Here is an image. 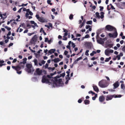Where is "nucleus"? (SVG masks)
<instances>
[{
  "label": "nucleus",
  "mask_w": 125,
  "mask_h": 125,
  "mask_svg": "<svg viewBox=\"0 0 125 125\" xmlns=\"http://www.w3.org/2000/svg\"><path fill=\"white\" fill-rule=\"evenodd\" d=\"M56 72H55L53 73L50 74V75H48L47 76L45 75L43 76L42 82L43 83H45L47 84H50L51 83L50 81L51 79H52V76L53 75L56 74Z\"/></svg>",
  "instance_id": "nucleus-1"
},
{
  "label": "nucleus",
  "mask_w": 125,
  "mask_h": 125,
  "mask_svg": "<svg viewBox=\"0 0 125 125\" xmlns=\"http://www.w3.org/2000/svg\"><path fill=\"white\" fill-rule=\"evenodd\" d=\"M26 63H19V65L16 66H12V67L16 71L17 73L19 74H21L22 72L21 71H20L22 68L24 67L25 64Z\"/></svg>",
  "instance_id": "nucleus-2"
},
{
  "label": "nucleus",
  "mask_w": 125,
  "mask_h": 125,
  "mask_svg": "<svg viewBox=\"0 0 125 125\" xmlns=\"http://www.w3.org/2000/svg\"><path fill=\"white\" fill-rule=\"evenodd\" d=\"M26 68L25 69L26 71L28 73H33L34 70L32 64L28 63L26 64Z\"/></svg>",
  "instance_id": "nucleus-3"
},
{
  "label": "nucleus",
  "mask_w": 125,
  "mask_h": 125,
  "mask_svg": "<svg viewBox=\"0 0 125 125\" xmlns=\"http://www.w3.org/2000/svg\"><path fill=\"white\" fill-rule=\"evenodd\" d=\"M99 86L101 88H105L108 86V84L106 80H102L99 82Z\"/></svg>",
  "instance_id": "nucleus-4"
},
{
  "label": "nucleus",
  "mask_w": 125,
  "mask_h": 125,
  "mask_svg": "<svg viewBox=\"0 0 125 125\" xmlns=\"http://www.w3.org/2000/svg\"><path fill=\"white\" fill-rule=\"evenodd\" d=\"M122 96L121 95H116L115 94L113 95H108L107 96L106 98V101H108L111 100L113 98H120Z\"/></svg>",
  "instance_id": "nucleus-5"
},
{
  "label": "nucleus",
  "mask_w": 125,
  "mask_h": 125,
  "mask_svg": "<svg viewBox=\"0 0 125 125\" xmlns=\"http://www.w3.org/2000/svg\"><path fill=\"white\" fill-rule=\"evenodd\" d=\"M114 32L112 34L109 33L108 34V36L110 37L113 38H116L117 36V33L116 29H114Z\"/></svg>",
  "instance_id": "nucleus-6"
},
{
  "label": "nucleus",
  "mask_w": 125,
  "mask_h": 125,
  "mask_svg": "<svg viewBox=\"0 0 125 125\" xmlns=\"http://www.w3.org/2000/svg\"><path fill=\"white\" fill-rule=\"evenodd\" d=\"M57 76L56 77H55L54 78H53L52 77V79H51V81H52L53 82V85L55 86H57L58 85L57 84V83L58 82V79L57 78H58L57 77V76Z\"/></svg>",
  "instance_id": "nucleus-7"
},
{
  "label": "nucleus",
  "mask_w": 125,
  "mask_h": 125,
  "mask_svg": "<svg viewBox=\"0 0 125 125\" xmlns=\"http://www.w3.org/2000/svg\"><path fill=\"white\" fill-rule=\"evenodd\" d=\"M36 17L38 20L40 22H46L47 21L46 20L44 19L43 17H40L39 15L37 14L36 15Z\"/></svg>",
  "instance_id": "nucleus-8"
},
{
  "label": "nucleus",
  "mask_w": 125,
  "mask_h": 125,
  "mask_svg": "<svg viewBox=\"0 0 125 125\" xmlns=\"http://www.w3.org/2000/svg\"><path fill=\"white\" fill-rule=\"evenodd\" d=\"M100 14L101 15L100 16L99 13L98 12H96L95 13V15L99 19L100 18L102 19H103L104 17V12H101Z\"/></svg>",
  "instance_id": "nucleus-9"
},
{
  "label": "nucleus",
  "mask_w": 125,
  "mask_h": 125,
  "mask_svg": "<svg viewBox=\"0 0 125 125\" xmlns=\"http://www.w3.org/2000/svg\"><path fill=\"white\" fill-rule=\"evenodd\" d=\"M42 73V70H40V68H38L36 69V73L35 72L34 73V75L37 74V75H40Z\"/></svg>",
  "instance_id": "nucleus-10"
},
{
  "label": "nucleus",
  "mask_w": 125,
  "mask_h": 125,
  "mask_svg": "<svg viewBox=\"0 0 125 125\" xmlns=\"http://www.w3.org/2000/svg\"><path fill=\"white\" fill-rule=\"evenodd\" d=\"M105 29L109 31H112V30H114V29H115L112 26L109 25H107L105 27Z\"/></svg>",
  "instance_id": "nucleus-11"
},
{
  "label": "nucleus",
  "mask_w": 125,
  "mask_h": 125,
  "mask_svg": "<svg viewBox=\"0 0 125 125\" xmlns=\"http://www.w3.org/2000/svg\"><path fill=\"white\" fill-rule=\"evenodd\" d=\"M37 40V36L36 35H34L32 38L31 41V43L32 44H35Z\"/></svg>",
  "instance_id": "nucleus-12"
},
{
  "label": "nucleus",
  "mask_w": 125,
  "mask_h": 125,
  "mask_svg": "<svg viewBox=\"0 0 125 125\" xmlns=\"http://www.w3.org/2000/svg\"><path fill=\"white\" fill-rule=\"evenodd\" d=\"M119 85L120 83L118 81L116 82L113 84L114 86L113 89H115L117 88L119 86Z\"/></svg>",
  "instance_id": "nucleus-13"
},
{
  "label": "nucleus",
  "mask_w": 125,
  "mask_h": 125,
  "mask_svg": "<svg viewBox=\"0 0 125 125\" xmlns=\"http://www.w3.org/2000/svg\"><path fill=\"white\" fill-rule=\"evenodd\" d=\"M0 17L1 18V19L3 20H4L6 19L7 17L6 13H5L3 14H2L1 13H0Z\"/></svg>",
  "instance_id": "nucleus-14"
},
{
  "label": "nucleus",
  "mask_w": 125,
  "mask_h": 125,
  "mask_svg": "<svg viewBox=\"0 0 125 125\" xmlns=\"http://www.w3.org/2000/svg\"><path fill=\"white\" fill-rule=\"evenodd\" d=\"M103 40L104 39H103L101 38L100 39H97V42L98 43L100 44H103L104 43Z\"/></svg>",
  "instance_id": "nucleus-15"
},
{
  "label": "nucleus",
  "mask_w": 125,
  "mask_h": 125,
  "mask_svg": "<svg viewBox=\"0 0 125 125\" xmlns=\"http://www.w3.org/2000/svg\"><path fill=\"white\" fill-rule=\"evenodd\" d=\"M105 99V98L104 96H100L99 98V100L101 102L103 101Z\"/></svg>",
  "instance_id": "nucleus-16"
},
{
  "label": "nucleus",
  "mask_w": 125,
  "mask_h": 125,
  "mask_svg": "<svg viewBox=\"0 0 125 125\" xmlns=\"http://www.w3.org/2000/svg\"><path fill=\"white\" fill-rule=\"evenodd\" d=\"M104 53L106 55L109 56L110 54L109 49L106 50L105 51Z\"/></svg>",
  "instance_id": "nucleus-17"
},
{
  "label": "nucleus",
  "mask_w": 125,
  "mask_h": 125,
  "mask_svg": "<svg viewBox=\"0 0 125 125\" xmlns=\"http://www.w3.org/2000/svg\"><path fill=\"white\" fill-rule=\"evenodd\" d=\"M56 51L55 49H52L48 51V53H50V54H51L52 53H53Z\"/></svg>",
  "instance_id": "nucleus-18"
},
{
  "label": "nucleus",
  "mask_w": 125,
  "mask_h": 125,
  "mask_svg": "<svg viewBox=\"0 0 125 125\" xmlns=\"http://www.w3.org/2000/svg\"><path fill=\"white\" fill-rule=\"evenodd\" d=\"M84 103L86 105L88 104H90V101L89 100H85L84 101Z\"/></svg>",
  "instance_id": "nucleus-19"
},
{
  "label": "nucleus",
  "mask_w": 125,
  "mask_h": 125,
  "mask_svg": "<svg viewBox=\"0 0 125 125\" xmlns=\"http://www.w3.org/2000/svg\"><path fill=\"white\" fill-rule=\"evenodd\" d=\"M93 89L96 92H98L99 91V89L98 87L96 86H94L93 87Z\"/></svg>",
  "instance_id": "nucleus-20"
},
{
  "label": "nucleus",
  "mask_w": 125,
  "mask_h": 125,
  "mask_svg": "<svg viewBox=\"0 0 125 125\" xmlns=\"http://www.w3.org/2000/svg\"><path fill=\"white\" fill-rule=\"evenodd\" d=\"M63 31L65 32V33L64 34V35L65 36H67L68 34V31L67 30H66V29H63Z\"/></svg>",
  "instance_id": "nucleus-21"
},
{
  "label": "nucleus",
  "mask_w": 125,
  "mask_h": 125,
  "mask_svg": "<svg viewBox=\"0 0 125 125\" xmlns=\"http://www.w3.org/2000/svg\"><path fill=\"white\" fill-rule=\"evenodd\" d=\"M30 22L31 24H34V26L36 27H38V26L37 25V24L36 23H35L34 21H31Z\"/></svg>",
  "instance_id": "nucleus-22"
},
{
  "label": "nucleus",
  "mask_w": 125,
  "mask_h": 125,
  "mask_svg": "<svg viewBox=\"0 0 125 125\" xmlns=\"http://www.w3.org/2000/svg\"><path fill=\"white\" fill-rule=\"evenodd\" d=\"M65 73L64 72V73H63L62 74H60V76H59V75H58V76H57V77L58 78H60V77H61L62 76L63 77H64V76H65Z\"/></svg>",
  "instance_id": "nucleus-23"
},
{
  "label": "nucleus",
  "mask_w": 125,
  "mask_h": 125,
  "mask_svg": "<svg viewBox=\"0 0 125 125\" xmlns=\"http://www.w3.org/2000/svg\"><path fill=\"white\" fill-rule=\"evenodd\" d=\"M54 62H59L60 61V60L59 58H57L53 60H52Z\"/></svg>",
  "instance_id": "nucleus-24"
},
{
  "label": "nucleus",
  "mask_w": 125,
  "mask_h": 125,
  "mask_svg": "<svg viewBox=\"0 0 125 125\" xmlns=\"http://www.w3.org/2000/svg\"><path fill=\"white\" fill-rule=\"evenodd\" d=\"M27 12H28L29 14L31 15H33V13L32 12L30 11L29 9H27Z\"/></svg>",
  "instance_id": "nucleus-25"
},
{
  "label": "nucleus",
  "mask_w": 125,
  "mask_h": 125,
  "mask_svg": "<svg viewBox=\"0 0 125 125\" xmlns=\"http://www.w3.org/2000/svg\"><path fill=\"white\" fill-rule=\"evenodd\" d=\"M94 94L95 95L93 97H92V99L93 100H95L96 97L97 96V94Z\"/></svg>",
  "instance_id": "nucleus-26"
},
{
  "label": "nucleus",
  "mask_w": 125,
  "mask_h": 125,
  "mask_svg": "<svg viewBox=\"0 0 125 125\" xmlns=\"http://www.w3.org/2000/svg\"><path fill=\"white\" fill-rule=\"evenodd\" d=\"M111 57H109L108 58H106V60H105V62H108L111 59Z\"/></svg>",
  "instance_id": "nucleus-27"
},
{
  "label": "nucleus",
  "mask_w": 125,
  "mask_h": 125,
  "mask_svg": "<svg viewBox=\"0 0 125 125\" xmlns=\"http://www.w3.org/2000/svg\"><path fill=\"white\" fill-rule=\"evenodd\" d=\"M85 20H84L83 21V22L82 23V24L81 25L79 26V27L80 28H81L82 26L84 25L85 24Z\"/></svg>",
  "instance_id": "nucleus-28"
},
{
  "label": "nucleus",
  "mask_w": 125,
  "mask_h": 125,
  "mask_svg": "<svg viewBox=\"0 0 125 125\" xmlns=\"http://www.w3.org/2000/svg\"><path fill=\"white\" fill-rule=\"evenodd\" d=\"M92 21H88L86 22L87 24H91L92 23Z\"/></svg>",
  "instance_id": "nucleus-29"
},
{
  "label": "nucleus",
  "mask_w": 125,
  "mask_h": 125,
  "mask_svg": "<svg viewBox=\"0 0 125 125\" xmlns=\"http://www.w3.org/2000/svg\"><path fill=\"white\" fill-rule=\"evenodd\" d=\"M89 51L88 50H86L85 52V54L86 56H88L89 55V54L88 53V52H89Z\"/></svg>",
  "instance_id": "nucleus-30"
},
{
  "label": "nucleus",
  "mask_w": 125,
  "mask_h": 125,
  "mask_svg": "<svg viewBox=\"0 0 125 125\" xmlns=\"http://www.w3.org/2000/svg\"><path fill=\"white\" fill-rule=\"evenodd\" d=\"M108 90L110 92H114L115 91V90L113 89H108Z\"/></svg>",
  "instance_id": "nucleus-31"
},
{
  "label": "nucleus",
  "mask_w": 125,
  "mask_h": 125,
  "mask_svg": "<svg viewBox=\"0 0 125 125\" xmlns=\"http://www.w3.org/2000/svg\"><path fill=\"white\" fill-rule=\"evenodd\" d=\"M47 2L48 4H50V5H52V3H51V0H48L47 1Z\"/></svg>",
  "instance_id": "nucleus-32"
},
{
  "label": "nucleus",
  "mask_w": 125,
  "mask_h": 125,
  "mask_svg": "<svg viewBox=\"0 0 125 125\" xmlns=\"http://www.w3.org/2000/svg\"><path fill=\"white\" fill-rule=\"evenodd\" d=\"M66 36H65L64 35V36H63V38L62 39L64 40H66L67 39V38L66 37Z\"/></svg>",
  "instance_id": "nucleus-33"
},
{
  "label": "nucleus",
  "mask_w": 125,
  "mask_h": 125,
  "mask_svg": "<svg viewBox=\"0 0 125 125\" xmlns=\"http://www.w3.org/2000/svg\"><path fill=\"white\" fill-rule=\"evenodd\" d=\"M88 93L89 94H95V93H94V92H93L92 91H89V92Z\"/></svg>",
  "instance_id": "nucleus-34"
},
{
  "label": "nucleus",
  "mask_w": 125,
  "mask_h": 125,
  "mask_svg": "<svg viewBox=\"0 0 125 125\" xmlns=\"http://www.w3.org/2000/svg\"><path fill=\"white\" fill-rule=\"evenodd\" d=\"M42 73L44 74H46V72L45 70L42 71Z\"/></svg>",
  "instance_id": "nucleus-35"
},
{
  "label": "nucleus",
  "mask_w": 125,
  "mask_h": 125,
  "mask_svg": "<svg viewBox=\"0 0 125 125\" xmlns=\"http://www.w3.org/2000/svg\"><path fill=\"white\" fill-rule=\"evenodd\" d=\"M6 29H7L8 31H10L11 30V28L8 27V26H6L5 27Z\"/></svg>",
  "instance_id": "nucleus-36"
},
{
  "label": "nucleus",
  "mask_w": 125,
  "mask_h": 125,
  "mask_svg": "<svg viewBox=\"0 0 125 125\" xmlns=\"http://www.w3.org/2000/svg\"><path fill=\"white\" fill-rule=\"evenodd\" d=\"M29 15V14L28 12H26L25 14V16L27 18H28V17Z\"/></svg>",
  "instance_id": "nucleus-37"
},
{
  "label": "nucleus",
  "mask_w": 125,
  "mask_h": 125,
  "mask_svg": "<svg viewBox=\"0 0 125 125\" xmlns=\"http://www.w3.org/2000/svg\"><path fill=\"white\" fill-rule=\"evenodd\" d=\"M110 5L111 6V8L113 10H115V8L114 7V6L112 5L111 4H110Z\"/></svg>",
  "instance_id": "nucleus-38"
},
{
  "label": "nucleus",
  "mask_w": 125,
  "mask_h": 125,
  "mask_svg": "<svg viewBox=\"0 0 125 125\" xmlns=\"http://www.w3.org/2000/svg\"><path fill=\"white\" fill-rule=\"evenodd\" d=\"M124 84H122L121 85V88L122 89H124Z\"/></svg>",
  "instance_id": "nucleus-39"
},
{
  "label": "nucleus",
  "mask_w": 125,
  "mask_h": 125,
  "mask_svg": "<svg viewBox=\"0 0 125 125\" xmlns=\"http://www.w3.org/2000/svg\"><path fill=\"white\" fill-rule=\"evenodd\" d=\"M72 45L73 48H74L75 46V44L73 43H72Z\"/></svg>",
  "instance_id": "nucleus-40"
},
{
  "label": "nucleus",
  "mask_w": 125,
  "mask_h": 125,
  "mask_svg": "<svg viewBox=\"0 0 125 125\" xmlns=\"http://www.w3.org/2000/svg\"><path fill=\"white\" fill-rule=\"evenodd\" d=\"M48 64L47 63H46L45 66V69H46L48 68Z\"/></svg>",
  "instance_id": "nucleus-41"
},
{
  "label": "nucleus",
  "mask_w": 125,
  "mask_h": 125,
  "mask_svg": "<svg viewBox=\"0 0 125 125\" xmlns=\"http://www.w3.org/2000/svg\"><path fill=\"white\" fill-rule=\"evenodd\" d=\"M62 79H59L58 80V83L59 84H60L61 82H62Z\"/></svg>",
  "instance_id": "nucleus-42"
},
{
  "label": "nucleus",
  "mask_w": 125,
  "mask_h": 125,
  "mask_svg": "<svg viewBox=\"0 0 125 125\" xmlns=\"http://www.w3.org/2000/svg\"><path fill=\"white\" fill-rule=\"evenodd\" d=\"M91 26L89 25H86V29H89V28L91 27Z\"/></svg>",
  "instance_id": "nucleus-43"
},
{
  "label": "nucleus",
  "mask_w": 125,
  "mask_h": 125,
  "mask_svg": "<svg viewBox=\"0 0 125 125\" xmlns=\"http://www.w3.org/2000/svg\"><path fill=\"white\" fill-rule=\"evenodd\" d=\"M69 18V19H72L73 18V15L72 14L70 15Z\"/></svg>",
  "instance_id": "nucleus-44"
},
{
  "label": "nucleus",
  "mask_w": 125,
  "mask_h": 125,
  "mask_svg": "<svg viewBox=\"0 0 125 125\" xmlns=\"http://www.w3.org/2000/svg\"><path fill=\"white\" fill-rule=\"evenodd\" d=\"M27 60V58H25L23 59V62H25Z\"/></svg>",
  "instance_id": "nucleus-45"
},
{
  "label": "nucleus",
  "mask_w": 125,
  "mask_h": 125,
  "mask_svg": "<svg viewBox=\"0 0 125 125\" xmlns=\"http://www.w3.org/2000/svg\"><path fill=\"white\" fill-rule=\"evenodd\" d=\"M82 100L81 99H79V100H78V103H81L82 102Z\"/></svg>",
  "instance_id": "nucleus-46"
},
{
  "label": "nucleus",
  "mask_w": 125,
  "mask_h": 125,
  "mask_svg": "<svg viewBox=\"0 0 125 125\" xmlns=\"http://www.w3.org/2000/svg\"><path fill=\"white\" fill-rule=\"evenodd\" d=\"M110 53H113L114 52V51L113 50L109 49Z\"/></svg>",
  "instance_id": "nucleus-47"
},
{
  "label": "nucleus",
  "mask_w": 125,
  "mask_h": 125,
  "mask_svg": "<svg viewBox=\"0 0 125 125\" xmlns=\"http://www.w3.org/2000/svg\"><path fill=\"white\" fill-rule=\"evenodd\" d=\"M100 11H102L103 10V9H104V8L102 6H100Z\"/></svg>",
  "instance_id": "nucleus-48"
},
{
  "label": "nucleus",
  "mask_w": 125,
  "mask_h": 125,
  "mask_svg": "<svg viewBox=\"0 0 125 125\" xmlns=\"http://www.w3.org/2000/svg\"><path fill=\"white\" fill-rule=\"evenodd\" d=\"M120 55H118L117 56L116 58H117L118 60H119L120 59Z\"/></svg>",
  "instance_id": "nucleus-49"
},
{
  "label": "nucleus",
  "mask_w": 125,
  "mask_h": 125,
  "mask_svg": "<svg viewBox=\"0 0 125 125\" xmlns=\"http://www.w3.org/2000/svg\"><path fill=\"white\" fill-rule=\"evenodd\" d=\"M68 51H64V53L65 55H67V54L68 53Z\"/></svg>",
  "instance_id": "nucleus-50"
},
{
  "label": "nucleus",
  "mask_w": 125,
  "mask_h": 125,
  "mask_svg": "<svg viewBox=\"0 0 125 125\" xmlns=\"http://www.w3.org/2000/svg\"><path fill=\"white\" fill-rule=\"evenodd\" d=\"M11 34V32L10 31H9L8 32V33L7 34V36H8L10 35Z\"/></svg>",
  "instance_id": "nucleus-51"
},
{
  "label": "nucleus",
  "mask_w": 125,
  "mask_h": 125,
  "mask_svg": "<svg viewBox=\"0 0 125 125\" xmlns=\"http://www.w3.org/2000/svg\"><path fill=\"white\" fill-rule=\"evenodd\" d=\"M48 38H45V42H48Z\"/></svg>",
  "instance_id": "nucleus-52"
},
{
  "label": "nucleus",
  "mask_w": 125,
  "mask_h": 125,
  "mask_svg": "<svg viewBox=\"0 0 125 125\" xmlns=\"http://www.w3.org/2000/svg\"><path fill=\"white\" fill-rule=\"evenodd\" d=\"M28 30H26L24 31L23 32L24 33H27L28 31Z\"/></svg>",
  "instance_id": "nucleus-53"
},
{
  "label": "nucleus",
  "mask_w": 125,
  "mask_h": 125,
  "mask_svg": "<svg viewBox=\"0 0 125 125\" xmlns=\"http://www.w3.org/2000/svg\"><path fill=\"white\" fill-rule=\"evenodd\" d=\"M89 35L88 34L86 35L85 36V38H87L89 37Z\"/></svg>",
  "instance_id": "nucleus-54"
},
{
  "label": "nucleus",
  "mask_w": 125,
  "mask_h": 125,
  "mask_svg": "<svg viewBox=\"0 0 125 125\" xmlns=\"http://www.w3.org/2000/svg\"><path fill=\"white\" fill-rule=\"evenodd\" d=\"M13 44V43H10L9 44V47H10V46H12Z\"/></svg>",
  "instance_id": "nucleus-55"
},
{
  "label": "nucleus",
  "mask_w": 125,
  "mask_h": 125,
  "mask_svg": "<svg viewBox=\"0 0 125 125\" xmlns=\"http://www.w3.org/2000/svg\"><path fill=\"white\" fill-rule=\"evenodd\" d=\"M3 63H0V66L1 67L3 65H5V64H2Z\"/></svg>",
  "instance_id": "nucleus-56"
},
{
  "label": "nucleus",
  "mask_w": 125,
  "mask_h": 125,
  "mask_svg": "<svg viewBox=\"0 0 125 125\" xmlns=\"http://www.w3.org/2000/svg\"><path fill=\"white\" fill-rule=\"evenodd\" d=\"M124 42V41L123 40H122L121 41H120V43L121 44H122Z\"/></svg>",
  "instance_id": "nucleus-57"
},
{
  "label": "nucleus",
  "mask_w": 125,
  "mask_h": 125,
  "mask_svg": "<svg viewBox=\"0 0 125 125\" xmlns=\"http://www.w3.org/2000/svg\"><path fill=\"white\" fill-rule=\"evenodd\" d=\"M105 77L107 79V80H108V81H110V79L109 78V77H108L107 76H105Z\"/></svg>",
  "instance_id": "nucleus-58"
},
{
  "label": "nucleus",
  "mask_w": 125,
  "mask_h": 125,
  "mask_svg": "<svg viewBox=\"0 0 125 125\" xmlns=\"http://www.w3.org/2000/svg\"><path fill=\"white\" fill-rule=\"evenodd\" d=\"M85 31V29H83L81 30L80 31H81L82 32H84Z\"/></svg>",
  "instance_id": "nucleus-59"
},
{
  "label": "nucleus",
  "mask_w": 125,
  "mask_h": 125,
  "mask_svg": "<svg viewBox=\"0 0 125 125\" xmlns=\"http://www.w3.org/2000/svg\"><path fill=\"white\" fill-rule=\"evenodd\" d=\"M66 47L69 49V50H70V49H71V48H70V46L69 45H67V47Z\"/></svg>",
  "instance_id": "nucleus-60"
},
{
  "label": "nucleus",
  "mask_w": 125,
  "mask_h": 125,
  "mask_svg": "<svg viewBox=\"0 0 125 125\" xmlns=\"http://www.w3.org/2000/svg\"><path fill=\"white\" fill-rule=\"evenodd\" d=\"M122 50L123 51L125 52V46L123 47L122 48Z\"/></svg>",
  "instance_id": "nucleus-61"
},
{
  "label": "nucleus",
  "mask_w": 125,
  "mask_h": 125,
  "mask_svg": "<svg viewBox=\"0 0 125 125\" xmlns=\"http://www.w3.org/2000/svg\"><path fill=\"white\" fill-rule=\"evenodd\" d=\"M48 50L47 49H46V50H44V52L46 53L48 52Z\"/></svg>",
  "instance_id": "nucleus-62"
},
{
  "label": "nucleus",
  "mask_w": 125,
  "mask_h": 125,
  "mask_svg": "<svg viewBox=\"0 0 125 125\" xmlns=\"http://www.w3.org/2000/svg\"><path fill=\"white\" fill-rule=\"evenodd\" d=\"M8 41H9L7 39H6V40H5V43H7V42H8Z\"/></svg>",
  "instance_id": "nucleus-63"
},
{
  "label": "nucleus",
  "mask_w": 125,
  "mask_h": 125,
  "mask_svg": "<svg viewBox=\"0 0 125 125\" xmlns=\"http://www.w3.org/2000/svg\"><path fill=\"white\" fill-rule=\"evenodd\" d=\"M10 66H8L7 67V69L8 70H9L10 69Z\"/></svg>",
  "instance_id": "nucleus-64"
}]
</instances>
